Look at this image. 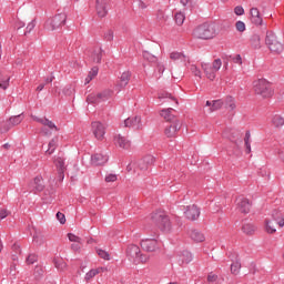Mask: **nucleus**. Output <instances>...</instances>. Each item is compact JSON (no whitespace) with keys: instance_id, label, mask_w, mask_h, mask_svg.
Segmentation results:
<instances>
[{"instance_id":"nucleus-1","label":"nucleus","mask_w":284,"mask_h":284,"mask_svg":"<svg viewBox=\"0 0 284 284\" xmlns=\"http://www.w3.org/2000/svg\"><path fill=\"white\" fill-rule=\"evenodd\" d=\"M193 37L202 40L214 39L216 37V29L214 24L205 22L193 30Z\"/></svg>"},{"instance_id":"nucleus-2","label":"nucleus","mask_w":284,"mask_h":284,"mask_svg":"<svg viewBox=\"0 0 284 284\" xmlns=\"http://www.w3.org/2000/svg\"><path fill=\"white\" fill-rule=\"evenodd\" d=\"M254 92L257 93L263 99H270L273 97L274 89H272V83L265 79H258L253 82Z\"/></svg>"},{"instance_id":"nucleus-3","label":"nucleus","mask_w":284,"mask_h":284,"mask_svg":"<svg viewBox=\"0 0 284 284\" xmlns=\"http://www.w3.org/2000/svg\"><path fill=\"white\" fill-rule=\"evenodd\" d=\"M152 222L162 231L170 232L172 230V223L170 222V217L165 215L163 211H156L152 214Z\"/></svg>"},{"instance_id":"nucleus-4","label":"nucleus","mask_w":284,"mask_h":284,"mask_svg":"<svg viewBox=\"0 0 284 284\" xmlns=\"http://www.w3.org/2000/svg\"><path fill=\"white\" fill-rule=\"evenodd\" d=\"M126 257L131 263H148L150 257L141 254V248L135 244H130L126 247Z\"/></svg>"},{"instance_id":"nucleus-5","label":"nucleus","mask_w":284,"mask_h":284,"mask_svg":"<svg viewBox=\"0 0 284 284\" xmlns=\"http://www.w3.org/2000/svg\"><path fill=\"white\" fill-rule=\"evenodd\" d=\"M31 118L37 123H41V125H44V128H41L40 130L41 134H43L44 136H52V131L50 130H54L55 132H59V128L57 126V124H54V122H52L48 118H39L37 115H31Z\"/></svg>"},{"instance_id":"nucleus-6","label":"nucleus","mask_w":284,"mask_h":284,"mask_svg":"<svg viewBox=\"0 0 284 284\" xmlns=\"http://www.w3.org/2000/svg\"><path fill=\"white\" fill-rule=\"evenodd\" d=\"M201 65L205 77L209 78L210 81H214V79H216V72L221 70V65H223V62L221 61V59H215L212 64L202 62Z\"/></svg>"},{"instance_id":"nucleus-7","label":"nucleus","mask_w":284,"mask_h":284,"mask_svg":"<svg viewBox=\"0 0 284 284\" xmlns=\"http://www.w3.org/2000/svg\"><path fill=\"white\" fill-rule=\"evenodd\" d=\"M154 163V156L152 155H146L143 159L139 160L138 162L133 164H129L126 166L128 172H132V168H134V172L138 173L139 170L141 172H146L149 170L150 165Z\"/></svg>"},{"instance_id":"nucleus-8","label":"nucleus","mask_w":284,"mask_h":284,"mask_svg":"<svg viewBox=\"0 0 284 284\" xmlns=\"http://www.w3.org/2000/svg\"><path fill=\"white\" fill-rule=\"evenodd\" d=\"M265 43L271 52H274L275 54H281V52H283V43L278 41L274 32H266Z\"/></svg>"},{"instance_id":"nucleus-9","label":"nucleus","mask_w":284,"mask_h":284,"mask_svg":"<svg viewBox=\"0 0 284 284\" xmlns=\"http://www.w3.org/2000/svg\"><path fill=\"white\" fill-rule=\"evenodd\" d=\"M112 90H104L99 93H91L87 97V102L92 103L93 105H99V103H103L112 99Z\"/></svg>"},{"instance_id":"nucleus-10","label":"nucleus","mask_w":284,"mask_h":284,"mask_svg":"<svg viewBox=\"0 0 284 284\" xmlns=\"http://www.w3.org/2000/svg\"><path fill=\"white\" fill-rule=\"evenodd\" d=\"M68 19V16L65 13H59L54 16L51 19H48L45 22L47 30H58V28H61V26H65V20Z\"/></svg>"},{"instance_id":"nucleus-11","label":"nucleus","mask_w":284,"mask_h":284,"mask_svg":"<svg viewBox=\"0 0 284 284\" xmlns=\"http://www.w3.org/2000/svg\"><path fill=\"white\" fill-rule=\"evenodd\" d=\"M141 247L145 252H156L161 247V244L156 239H144L141 241Z\"/></svg>"},{"instance_id":"nucleus-12","label":"nucleus","mask_w":284,"mask_h":284,"mask_svg":"<svg viewBox=\"0 0 284 284\" xmlns=\"http://www.w3.org/2000/svg\"><path fill=\"white\" fill-rule=\"evenodd\" d=\"M236 207L242 214H250V210H252V202L244 196H240L236 199Z\"/></svg>"},{"instance_id":"nucleus-13","label":"nucleus","mask_w":284,"mask_h":284,"mask_svg":"<svg viewBox=\"0 0 284 284\" xmlns=\"http://www.w3.org/2000/svg\"><path fill=\"white\" fill-rule=\"evenodd\" d=\"M181 128H182L181 121L174 120L169 126L165 128L164 134L165 136H168V139H174V136H176Z\"/></svg>"},{"instance_id":"nucleus-14","label":"nucleus","mask_w":284,"mask_h":284,"mask_svg":"<svg viewBox=\"0 0 284 284\" xmlns=\"http://www.w3.org/2000/svg\"><path fill=\"white\" fill-rule=\"evenodd\" d=\"M184 216L189 221H196L201 216V209L196 205L186 206V210L184 211Z\"/></svg>"},{"instance_id":"nucleus-15","label":"nucleus","mask_w":284,"mask_h":284,"mask_svg":"<svg viewBox=\"0 0 284 284\" xmlns=\"http://www.w3.org/2000/svg\"><path fill=\"white\" fill-rule=\"evenodd\" d=\"M30 192L37 194V192H43L45 190V184H43V178L36 176L33 181L29 184Z\"/></svg>"},{"instance_id":"nucleus-16","label":"nucleus","mask_w":284,"mask_h":284,"mask_svg":"<svg viewBox=\"0 0 284 284\" xmlns=\"http://www.w3.org/2000/svg\"><path fill=\"white\" fill-rule=\"evenodd\" d=\"M114 144L116 148H121V150H130L132 148V141L121 134L114 136Z\"/></svg>"},{"instance_id":"nucleus-17","label":"nucleus","mask_w":284,"mask_h":284,"mask_svg":"<svg viewBox=\"0 0 284 284\" xmlns=\"http://www.w3.org/2000/svg\"><path fill=\"white\" fill-rule=\"evenodd\" d=\"M124 128H133V130H143L141 116L135 115L133 118H128L126 120H124Z\"/></svg>"},{"instance_id":"nucleus-18","label":"nucleus","mask_w":284,"mask_h":284,"mask_svg":"<svg viewBox=\"0 0 284 284\" xmlns=\"http://www.w3.org/2000/svg\"><path fill=\"white\" fill-rule=\"evenodd\" d=\"M92 131L98 141H101L105 136V125L101 122H92Z\"/></svg>"},{"instance_id":"nucleus-19","label":"nucleus","mask_w":284,"mask_h":284,"mask_svg":"<svg viewBox=\"0 0 284 284\" xmlns=\"http://www.w3.org/2000/svg\"><path fill=\"white\" fill-rule=\"evenodd\" d=\"M170 59L172 61H181L183 65H190V57L185 55L183 52L173 51L170 53Z\"/></svg>"},{"instance_id":"nucleus-20","label":"nucleus","mask_w":284,"mask_h":284,"mask_svg":"<svg viewBox=\"0 0 284 284\" xmlns=\"http://www.w3.org/2000/svg\"><path fill=\"white\" fill-rule=\"evenodd\" d=\"M54 165L58 170V176L60 181L65 179V160L63 158H58L54 160Z\"/></svg>"},{"instance_id":"nucleus-21","label":"nucleus","mask_w":284,"mask_h":284,"mask_svg":"<svg viewBox=\"0 0 284 284\" xmlns=\"http://www.w3.org/2000/svg\"><path fill=\"white\" fill-rule=\"evenodd\" d=\"M110 0H97V12L100 18L108 16V4Z\"/></svg>"},{"instance_id":"nucleus-22","label":"nucleus","mask_w":284,"mask_h":284,"mask_svg":"<svg viewBox=\"0 0 284 284\" xmlns=\"http://www.w3.org/2000/svg\"><path fill=\"white\" fill-rule=\"evenodd\" d=\"M194 256L190 253V251H182L178 255V262L180 265H187L189 263H192Z\"/></svg>"},{"instance_id":"nucleus-23","label":"nucleus","mask_w":284,"mask_h":284,"mask_svg":"<svg viewBox=\"0 0 284 284\" xmlns=\"http://www.w3.org/2000/svg\"><path fill=\"white\" fill-rule=\"evenodd\" d=\"M109 159L110 158L108 155L95 153L91 156V163L92 165H105Z\"/></svg>"},{"instance_id":"nucleus-24","label":"nucleus","mask_w":284,"mask_h":284,"mask_svg":"<svg viewBox=\"0 0 284 284\" xmlns=\"http://www.w3.org/2000/svg\"><path fill=\"white\" fill-rule=\"evenodd\" d=\"M251 21L254 26H261L263 23V18L261 17V12L257 8H252L251 11Z\"/></svg>"},{"instance_id":"nucleus-25","label":"nucleus","mask_w":284,"mask_h":284,"mask_svg":"<svg viewBox=\"0 0 284 284\" xmlns=\"http://www.w3.org/2000/svg\"><path fill=\"white\" fill-rule=\"evenodd\" d=\"M206 108H209V112H216V110H221L223 108V101L222 100H213V101H206L205 103Z\"/></svg>"},{"instance_id":"nucleus-26","label":"nucleus","mask_w":284,"mask_h":284,"mask_svg":"<svg viewBox=\"0 0 284 284\" xmlns=\"http://www.w3.org/2000/svg\"><path fill=\"white\" fill-rule=\"evenodd\" d=\"M271 216H272V220L275 221L277 225H280L281 227H284V215L281 211L274 210Z\"/></svg>"},{"instance_id":"nucleus-27","label":"nucleus","mask_w":284,"mask_h":284,"mask_svg":"<svg viewBox=\"0 0 284 284\" xmlns=\"http://www.w3.org/2000/svg\"><path fill=\"white\" fill-rule=\"evenodd\" d=\"M161 118L164 119V121H174V109L169 108V109H163L161 111Z\"/></svg>"},{"instance_id":"nucleus-28","label":"nucleus","mask_w":284,"mask_h":284,"mask_svg":"<svg viewBox=\"0 0 284 284\" xmlns=\"http://www.w3.org/2000/svg\"><path fill=\"white\" fill-rule=\"evenodd\" d=\"M190 236L192 241H195V243H203V241H205V235L199 230H192Z\"/></svg>"},{"instance_id":"nucleus-29","label":"nucleus","mask_w":284,"mask_h":284,"mask_svg":"<svg viewBox=\"0 0 284 284\" xmlns=\"http://www.w3.org/2000/svg\"><path fill=\"white\" fill-rule=\"evenodd\" d=\"M91 59L93 63H101V59H103V50L101 48L94 49Z\"/></svg>"},{"instance_id":"nucleus-30","label":"nucleus","mask_w":284,"mask_h":284,"mask_svg":"<svg viewBox=\"0 0 284 284\" xmlns=\"http://www.w3.org/2000/svg\"><path fill=\"white\" fill-rule=\"evenodd\" d=\"M58 143H59L58 138L52 139L48 144V150L45 151V154H48L49 156L51 154H54V151L57 150V148L59 145Z\"/></svg>"},{"instance_id":"nucleus-31","label":"nucleus","mask_w":284,"mask_h":284,"mask_svg":"<svg viewBox=\"0 0 284 284\" xmlns=\"http://www.w3.org/2000/svg\"><path fill=\"white\" fill-rule=\"evenodd\" d=\"M23 119H24L23 113H21V114L9 118V120L7 121L9 122V125H11V128H14V125L21 124Z\"/></svg>"},{"instance_id":"nucleus-32","label":"nucleus","mask_w":284,"mask_h":284,"mask_svg":"<svg viewBox=\"0 0 284 284\" xmlns=\"http://www.w3.org/2000/svg\"><path fill=\"white\" fill-rule=\"evenodd\" d=\"M252 134L250 133V131H246L245 133V138H244V145L246 148L245 152L246 154H250V152H252Z\"/></svg>"},{"instance_id":"nucleus-33","label":"nucleus","mask_w":284,"mask_h":284,"mask_svg":"<svg viewBox=\"0 0 284 284\" xmlns=\"http://www.w3.org/2000/svg\"><path fill=\"white\" fill-rule=\"evenodd\" d=\"M9 85H10V77L0 72V89L8 90Z\"/></svg>"},{"instance_id":"nucleus-34","label":"nucleus","mask_w":284,"mask_h":284,"mask_svg":"<svg viewBox=\"0 0 284 284\" xmlns=\"http://www.w3.org/2000/svg\"><path fill=\"white\" fill-rule=\"evenodd\" d=\"M272 125H274V128H283L284 125V118L276 114L272 118Z\"/></svg>"},{"instance_id":"nucleus-35","label":"nucleus","mask_w":284,"mask_h":284,"mask_svg":"<svg viewBox=\"0 0 284 284\" xmlns=\"http://www.w3.org/2000/svg\"><path fill=\"white\" fill-rule=\"evenodd\" d=\"M130 71L123 72L121 78H120V87L121 88H125V85H128V83H130Z\"/></svg>"},{"instance_id":"nucleus-36","label":"nucleus","mask_w":284,"mask_h":284,"mask_svg":"<svg viewBox=\"0 0 284 284\" xmlns=\"http://www.w3.org/2000/svg\"><path fill=\"white\" fill-rule=\"evenodd\" d=\"M251 45L252 48H254L255 50L261 48V36L258 34H253L251 37Z\"/></svg>"},{"instance_id":"nucleus-37","label":"nucleus","mask_w":284,"mask_h":284,"mask_svg":"<svg viewBox=\"0 0 284 284\" xmlns=\"http://www.w3.org/2000/svg\"><path fill=\"white\" fill-rule=\"evenodd\" d=\"M265 230H266L267 234L276 233V226H274V222H272L271 220H266L265 221Z\"/></svg>"},{"instance_id":"nucleus-38","label":"nucleus","mask_w":284,"mask_h":284,"mask_svg":"<svg viewBox=\"0 0 284 284\" xmlns=\"http://www.w3.org/2000/svg\"><path fill=\"white\" fill-rule=\"evenodd\" d=\"M10 130H12V126L10 125L8 120L0 122V134H6V132H10Z\"/></svg>"},{"instance_id":"nucleus-39","label":"nucleus","mask_w":284,"mask_h":284,"mask_svg":"<svg viewBox=\"0 0 284 284\" xmlns=\"http://www.w3.org/2000/svg\"><path fill=\"white\" fill-rule=\"evenodd\" d=\"M244 234H253L256 232V226L252 223L244 224L242 227Z\"/></svg>"},{"instance_id":"nucleus-40","label":"nucleus","mask_w":284,"mask_h":284,"mask_svg":"<svg viewBox=\"0 0 284 284\" xmlns=\"http://www.w3.org/2000/svg\"><path fill=\"white\" fill-rule=\"evenodd\" d=\"M143 59H145V61H149L150 63H156V61H159V58L148 51L143 52Z\"/></svg>"},{"instance_id":"nucleus-41","label":"nucleus","mask_w":284,"mask_h":284,"mask_svg":"<svg viewBox=\"0 0 284 284\" xmlns=\"http://www.w3.org/2000/svg\"><path fill=\"white\" fill-rule=\"evenodd\" d=\"M241 272V261H235L231 264V273H233L235 276Z\"/></svg>"},{"instance_id":"nucleus-42","label":"nucleus","mask_w":284,"mask_h":284,"mask_svg":"<svg viewBox=\"0 0 284 284\" xmlns=\"http://www.w3.org/2000/svg\"><path fill=\"white\" fill-rule=\"evenodd\" d=\"M101 270H103V268H93V270H90V271L85 274V281H91V278H94V276H97V274H100Z\"/></svg>"},{"instance_id":"nucleus-43","label":"nucleus","mask_w":284,"mask_h":284,"mask_svg":"<svg viewBox=\"0 0 284 284\" xmlns=\"http://www.w3.org/2000/svg\"><path fill=\"white\" fill-rule=\"evenodd\" d=\"M53 263L57 267V270H65V267H68V264H65V262L62 258H54Z\"/></svg>"},{"instance_id":"nucleus-44","label":"nucleus","mask_w":284,"mask_h":284,"mask_svg":"<svg viewBox=\"0 0 284 284\" xmlns=\"http://www.w3.org/2000/svg\"><path fill=\"white\" fill-rule=\"evenodd\" d=\"M97 254L100 256V258H103L104 261H110V253L102 248H97Z\"/></svg>"},{"instance_id":"nucleus-45","label":"nucleus","mask_w":284,"mask_h":284,"mask_svg":"<svg viewBox=\"0 0 284 284\" xmlns=\"http://www.w3.org/2000/svg\"><path fill=\"white\" fill-rule=\"evenodd\" d=\"M37 261H39V257L34 253L29 254V256L26 260L27 265H34V263H37Z\"/></svg>"},{"instance_id":"nucleus-46","label":"nucleus","mask_w":284,"mask_h":284,"mask_svg":"<svg viewBox=\"0 0 284 284\" xmlns=\"http://www.w3.org/2000/svg\"><path fill=\"white\" fill-rule=\"evenodd\" d=\"M12 252L14 253V254H12V258H13V261H17V258H18L17 255L21 254V245L14 243L12 245Z\"/></svg>"},{"instance_id":"nucleus-47","label":"nucleus","mask_w":284,"mask_h":284,"mask_svg":"<svg viewBox=\"0 0 284 284\" xmlns=\"http://www.w3.org/2000/svg\"><path fill=\"white\" fill-rule=\"evenodd\" d=\"M185 22V14L179 12L175 14V23L176 26H183V23Z\"/></svg>"},{"instance_id":"nucleus-48","label":"nucleus","mask_w":284,"mask_h":284,"mask_svg":"<svg viewBox=\"0 0 284 284\" xmlns=\"http://www.w3.org/2000/svg\"><path fill=\"white\" fill-rule=\"evenodd\" d=\"M190 71L192 72V74H194V77H197L199 79H201V70L199 69L197 65L191 64Z\"/></svg>"},{"instance_id":"nucleus-49","label":"nucleus","mask_w":284,"mask_h":284,"mask_svg":"<svg viewBox=\"0 0 284 284\" xmlns=\"http://www.w3.org/2000/svg\"><path fill=\"white\" fill-rule=\"evenodd\" d=\"M34 28H37V21L32 20L28 23L24 34H30V32H32Z\"/></svg>"},{"instance_id":"nucleus-50","label":"nucleus","mask_w":284,"mask_h":284,"mask_svg":"<svg viewBox=\"0 0 284 284\" xmlns=\"http://www.w3.org/2000/svg\"><path fill=\"white\" fill-rule=\"evenodd\" d=\"M226 105L231 110H236V102L234 101V98H232V97L226 98Z\"/></svg>"},{"instance_id":"nucleus-51","label":"nucleus","mask_w":284,"mask_h":284,"mask_svg":"<svg viewBox=\"0 0 284 284\" xmlns=\"http://www.w3.org/2000/svg\"><path fill=\"white\" fill-rule=\"evenodd\" d=\"M140 10H145L150 6V0H138Z\"/></svg>"},{"instance_id":"nucleus-52","label":"nucleus","mask_w":284,"mask_h":284,"mask_svg":"<svg viewBox=\"0 0 284 284\" xmlns=\"http://www.w3.org/2000/svg\"><path fill=\"white\" fill-rule=\"evenodd\" d=\"M159 99H170L171 101H175L176 105H179V101H176V99L170 93H161Z\"/></svg>"},{"instance_id":"nucleus-53","label":"nucleus","mask_w":284,"mask_h":284,"mask_svg":"<svg viewBox=\"0 0 284 284\" xmlns=\"http://www.w3.org/2000/svg\"><path fill=\"white\" fill-rule=\"evenodd\" d=\"M235 28H236L237 32H245V22H243L241 20L237 21L235 23Z\"/></svg>"},{"instance_id":"nucleus-54","label":"nucleus","mask_w":284,"mask_h":284,"mask_svg":"<svg viewBox=\"0 0 284 284\" xmlns=\"http://www.w3.org/2000/svg\"><path fill=\"white\" fill-rule=\"evenodd\" d=\"M68 239L71 241V243H81V237L74 235L73 233H69Z\"/></svg>"},{"instance_id":"nucleus-55","label":"nucleus","mask_w":284,"mask_h":284,"mask_svg":"<svg viewBox=\"0 0 284 284\" xmlns=\"http://www.w3.org/2000/svg\"><path fill=\"white\" fill-rule=\"evenodd\" d=\"M33 243H37L38 245H43V236L36 233L33 235Z\"/></svg>"},{"instance_id":"nucleus-56","label":"nucleus","mask_w":284,"mask_h":284,"mask_svg":"<svg viewBox=\"0 0 284 284\" xmlns=\"http://www.w3.org/2000/svg\"><path fill=\"white\" fill-rule=\"evenodd\" d=\"M116 179H118L116 174L110 173V174L105 175L104 181L106 183H114V181H116Z\"/></svg>"},{"instance_id":"nucleus-57","label":"nucleus","mask_w":284,"mask_h":284,"mask_svg":"<svg viewBox=\"0 0 284 284\" xmlns=\"http://www.w3.org/2000/svg\"><path fill=\"white\" fill-rule=\"evenodd\" d=\"M234 13L237 17H243V14H245V9H243L242 6H237V7L234 8Z\"/></svg>"},{"instance_id":"nucleus-58","label":"nucleus","mask_w":284,"mask_h":284,"mask_svg":"<svg viewBox=\"0 0 284 284\" xmlns=\"http://www.w3.org/2000/svg\"><path fill=\"white\" fill-rule=\"evenodd\" d=\"M33 274L36 278H41V276H43V268L41 266H36Z\"/></svg>"},{"instance_id":"nucleus-59","label":"nucleus","mask_w":284,"mask_h":284,"mask_svg":"<svg viewBox=\"0 0 284 284\" xmlns=\"http://www.w3.org/2000/svg\"><path fill=\"white\" fill-rule=\"evenodd\" d=\"M207 281H209V283H216V281H219V275H216L214 273H210L207 275Z\"/></svg>"},{"instance_id":"nucleus-60","label":"nucleus","mask_w":284,"mask_h":284,"mask_svg":"<svg viewBox=\"0 0 284 284\" xmlns=\"http://www.w3.org/2000/svg\"><path fill=\"white\" fill-rule=\"evenodd\" d=\"M55 216L58 221H60L61 225H65V214L58 212Z\"/></svg>"},{"instance_id":"nucleus-61","label":"nucleus","mask_w":284,"mask_h":284,"mask_svg":"<svg viewBox=\"0 0 284 284\" xmlns=\"http://www.w3.org/2000/svg\"><path fill=\"white\" fill-rule=\"evenodd\" d=\"M104 39L106 41H112L114 39V32L112 30H109L104 33Z\"/></svg>"},{"instance_id":"nucleus-62","label":"nucleus","mask_w":284,"mask_h":284,"mask_svg":"<svg viewBox=\"0 0 284 284\" xmlns=\"http://www.w3.org/2000/svg\"><path fill=\"white\" fill-rule=\"evenodd\" d=\"M97 74H99V68L98 67H93L92 69H91V71L89 72V77L91 78V79H94V77H97Z\"/></svg>"},{"instance_id":"nucleus-63","label":"nucleus","mask_w":284,"mask_h":284,"mask_svg":"<svg viewBox=\"0 0 284 284\" xmlns=\"http://www.w3.org/2000/svg\"><path fill=\"white\" fill-rule=\"evenodd\" d=\"M10 213L6 209H0V221H3Z\"/></svg>"},{"instance_id":"nucleus-64","label":"nucleus","mask_w":284,"mask_h":284,"mask_svg":"<svg viewBox=\"0 0 284 284\" xmlns=\"http://www.w3.org/2000/svg\"><path fill=\"white\" fill-rule=\"evenodd\" d=\"M180 3H181L184 8H191V7H192V0H180Z\"/></svg>"}]
</instances>
